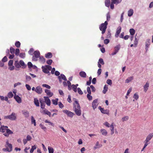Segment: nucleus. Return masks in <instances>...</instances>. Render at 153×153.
Returning a JSON list of instances; mask_svg holds the SVG:
<instances>
[{"instance_id": "1", "label": "nucleus", "mask_w": 153, "mask_h": 153, "mask_svg": "<svg viewBox=\"0 0 153 153\" xmlns=\"http://www.w3.org/2000/svg\"><path fill=\"white\" fill-rule=\"evenodd\" d=\"M75 103H73V110L76 115L79 116L82 114L80 106L78 101L75 99Z\"/></svg>"}, {"instance_id": "2", "label": "nucleus", "mask_w": 153, "mask_h": 153, "mask_svg": "<svg viewBox=\"0 0 153 153\" xmlns=\"http://www.w3.org/2000/svg\"><path fill=\"white\" fill-rule=\"evenodd\" d=\"M0 132L3 133V134L7 137H8L10 134L13 133V131L8 128V126H1Z\"/></svg>"}, {"instance_id": "3", "label": "nucleus", "mask_w": 153, "mask_h": 153, "mask_svg": "<svg viewBox=\"0 0 153 153\" xmlns=\"http://www.w3.org/2000/svg\"><path fill=\"white\" fill-rule=\"evenodd\" d=\"M58 78L59 80V82L60 83H61L62 82V80H63L65 81H67L68 90L69 91L71 90V82L67 80L66 77L64 74H61L60 75V76H58Z\"/></svg>"}, {"instance_id": "4", "label": "nucleus", "mask_w": 153, "mask_h": 153, "mask_svg": "<svg viewBox=\"0 0 153 153\" xmlns=\"http://www.w3.org/2000/svg\"><path fill=\"white\" fill-rule=\"evenodd\" d=\"M108 23L107 21H105L104 23L101 24L99 26L100 30L102 31V33L103 34L105 32Z\"/></svg>"}, {"instance_id": "5", "label": "nucleus", "mask_w": 153, "mask_h": 153, "mask_svg": "<svg viewBox=\"0 0 153 153\" xmlns=\"http://www.w3.org/2000/svg\"><path fill=\"white\" fill-rule=\"evenodd\" d=\"M4 118L5 119H9L11 120H15L16 119V115L14 112H12L10 115L4 116Z\"/></svg>"}, {"instance_id": "6", "label": "nucleus", "mask_w": 153, "mask_h": 153, "mask_svg": "<svg viewBox=\"0 0 153 153\" xmlns=\"http://www.w3.org/2000/svg\"><path fill=\"white\" fill-rule=\"evenodd\" d=\"M42 69L43 72L46 74H48L49 73V71H51L52 67L49 65H45L42 67Z\"/></svg>"}, {"instance_id": "7", "label": "nucleus", "mask_w": 153, "mask_h": 153, "mask_svg": "<svg viewBox=\"0 0 153 153\" xmlns=\"http://www.w3.org/2000/svg\"><path fill=\"white\" fill-rule=\"evenodd\" d=\"M34 56L32 57V60L35 61H37L38 60V58L40 56V53L39 51H36L34 52Z\"/></svg>"}, {"instance_id": "8", "label": "nucleus", "mask_w": 153, "mask_h": 153, "mask_svg": "<svg viewBox=\"0 0 153 153\" xmlns=\"http://www.w3.org/2000/svg\"><path fill=\"white\" fill-rule=\"evenodd\" d=\"M62 111L63 113L66 114L68 117H72L74 114V113L67 110H63Z\"/></svg>"}, {"instance_id": "9", "label": "nucleus", "mask_w": 153, "mask_h": 153, "mask_svg": "<svg viewBox=\"0 0 153 153\" xmlns=\"http://www.w3.org/2000/svg\"><path fill=\"white\" fill-rule=\"evenodd\" d=\"M120 48V45H118L114 47V51L111 54V55H114L119 51Z\"/></svg>"}, {"instance_id": "10", "label": "nucleus", "mask_w": 153, "mask_h": 153, "mask_svg": "<svg viewBox=\"0 0 153 153\" xmlns=\"http://www.w3.org/2000/svg\"><path fill=\"white\" fill-rule=\"evenodd\" d=\"M98 108L100 110L101 112L102 113L108 115L109 114V110L108 109L105 110L103 108H102L101 106H99Z\"/></svg>"}, {"instance_id": "11", "label": "nucleus", "mask_w": 153, "mask_h": 153, "mask_svg": "<svg viewBox=\"0 0 153 153\" xmlns=\"http://www.w3.org/2000/svg\"><path fill=\"white\" fill-rule=\"evenodd\" d=\"M150 45V40L149 39H147L145 42V49L147 51Z\"/></svg>"}, {"instance_id": "12", "label": "nucleus", "mask_w": 153, "mask_h": 153, "mask_svg": "<svg viewBox=\"0 0 153 153\" xmlns=\"http://www.w3.org/2000/svg\"><path fill=\"white\" fill-rule=\"evenodd\" d=\"M44 98L45 100V102L46 103V104L48 106H50L51 105V100L48 97L45 96L44 97Z\"/></svg>"}, {"instance_id": "13", "label": "nucleus", "mask_w": 153, "mask_h": 153, "mask_svg": "<svg viewBox=\"0 0 153 153\" xmlns=\"http://www.w3.org/2000/svg\"><path fill=\"white\" fill-rule=\"evenodd\" d=\"M35 91L38 94H41L42 92V88H41L40 86H38L36 87Z\"/></svg>"}, {"instance_id": "14", "label": "nucleus", "mask_w": 153, "mask_h": 153, "mask_svg": "<svg viewBox=\"0 0 153 153\" xmlns=\"http://www.w3.org/2000/svg\"><path fill=\"white\" fill-rule=\"evenodd\" d=\"M14 98L19 103H20L22 102V99L21 97L18 95H16V94L14 96Z\"/></svg>"}, {"instance_id": "15", "label": "nucleus", "mask_w": 153, "mask_h": 153, "mask_svg": "<svg viewBox=\"0 0 153 153\" xmlns=\"http://www.w3.org/2000/svg\"><path fill=\"white\" fill-rule=\"evenodd\" d=\"M97 100L96 99L93 100L92 102V105L93 109L94 110L97 107L98 104H97Z\"/></svg>"}, {"instance_id": "16", "label": "nucleus", "mask_w": 153, "mask_h": 153, "mask_svg": "<svg viewBox=\"0 0 153 153\" xmlns=\"http://www.w3.org/2000/svg\"><path fill=\"white\" fill-rule=\"evenodd\" d=\"M45 92L46 94L49 97H52L53 95V93L50 90L45 89Z\"/></svg>"}, {"instance_id": "17", "label": "nucleus", "mask_w": 153, "mask_h": 153, "mask_svg": "<svg viewBox=\"0 0 153 153\" xmlns=\"http://www.w3.org/2000/svg\"><path fill=\"white\" fill-rule=\"evenodd\" d=\"M22 114L25 116V117H28L29 116V112L25 110L22 111Z\"/></svg>"}, {"instance_id": "18", "label": "nucleus", "mask_w": 153, "mask_h": 153, "mask_svg": "<svg viewBox=\"0 0 153 153\" xmlns=\"http://www.w3.org/2000/svg\"><path fill=\"white\" fill-rule=\"evenodd\" d=\"M121 30V27L120 26L118 27L117 29V31L115 34L116 37H118L119 34L120 33Z\"/></svg>"}, {"instance_id": "19", "label": "nucleus", "mask_w": 153, "mask_h": 153, "mask_svg": "<svg viewBox=\"0 0 153 153\" xmlns=\"http://www.w3.org/2000/svg\"><path fill=\"white\" fill-rule=\"evenodd\" d=\"M149 86V83L148 82H147L146 84L143 86L144 91L146 92L148 89V88Z\"/></svg>"}, {"instance_id": "20", "label": "nucleus", "mask_w": 153, "mask_h": 153, "mask_svg": "<svg viewBox=\"0 0 153 153\" xmlns=\"http://www.w3.org/2000/svg\"><path fill=\"white\" fill-rule=\"evenodd\" d=\"M14 65L16 69V70H19L18 68H21V66L20 65L19 63L18 60L14 62Z\"/></svg>"}, {"instance_id": "21", "label": "nucleus", "mask_w": 153, "mask_h": 153, "mask_svg": "<svg viewBox=\"0 0 153 153\" xmlns=\"http://www.w3.org/2000/svg\"><path fill=\"white\" fill-rule=\"evenodd\" d=\"M153 137V133H150L149 134V135L146 137V140L147 141H149L151 140Z\"/></svg>"}, {"instance_id": "22", "label": "nucleus", "mask_w": 153, "mask_h": 153, "mask_svg": "<svg viewBox=\"0 0 153 153\" xmlns=\"http://www.w3.org/2000/svg\"><path fill=\"white\" fill-rule=\"evenodd\" d=\"M5 147H8L11 151L12 150V144L9 143L8 141L6 142Z\"/></svg>"}, {"instance_id": "23", "label": "nucleus", "mask_w": 153, "mask_h": 153, "mask_svg": "<svg viewBox=\"0 0 153 153\" xmlns=\"http://www.w3.org/2000/svg\"><path fill=\"white\" fill-rule=\"evenodd\" d=\"M19 63L21 66H22V68H25L26 67L27 65L25 64V62L23 60H20Z\"/></svg>"}, {"instance_id": "24", "label": "nucleus", "mask_w": 153, "mask_h": 153, "mask_svg": "<svg viewBox=\"0 0 153 153\" xmlns=\"http://www.w3.org/2000/svg\"><path fill=\"white\" fill-rule=\"evenodd\" d=\"M134 13V10L132 9H130L128 12V15L129 17L132 16Z\"/></svg>"}, {"instance_id": "25", "label": "nucleus", "mask_w": 153, "mask_h": 153, "mask_svg": "<svg viewBox=\"0 0 153 153\" xmlns=\"http://www.w3.org/2000/svg\"><path fill=\"white\" fill-rule=\"evenodd\" d=\"M100 132L102 135L104 136H106L108 134V132L107 131L104 129H100Z\"/></svg>"}, {"instance_id": "26", "label": "nucleus", "mask_w": 153, "mask_h": 153, "mask_svg": "<svg viewBox=\"0 0 153 153\" xmlns=\"http://www.w3.org/2000/svg\"><path fill=\"white\" fill-rule=\"evenodd\" d=\"M114 123H112L111 125L110 126V127H111L110 130L111 131V135H113L114 133V127L113 126Z\"/></svg>"}, {"instance_id": "27", "label": "nucleus", "mask_w": 153, "mask_h": 153, "mask_svg": "<svg viewBox=\"0 0 153 153\" xmlns=\"http://www.w3.org/2000/svg\"><path fill=\"white\" fill-rule=\"evenodd\" d=\"M52 57V53L51 52H48L45 54V57L47 59H50Z\"/></svg>"}, {"instance_id": "28", "label": "nucleus", "mask_w": 153, "mask_h": 153, "mask_svg": "<svg viewBox=\"0 0 153 153\" xmlns=\"http://www.w3.org/2000/svg\"><path fill=\"white\" fill-rule=\"evenodd\" d=\"M39 61L42 63H44L45 62V59L43 56H41L39 57Z\"/></svg>"}, {"instance_id": "29", "label": "nucleus", "mask_w": 153, "mask_h": 153, "mask_svg": "<svg viewBox=\"0 0 153 153\" xmlns=\"http://www.w3.org/2000/svg\"><path fill=\"white\" fill-rule=\"evenodd\" d=\"M79 75L82 77L85 78L86 76V73L83 71H81L79 73Z\"/></svg>"}, {"instance_id": "30", "label": "nucleus", "mask_w": 153, "mask_h": 153, "mask_svg": "<svg viewBox=\"0 0 153 153\" xmlns=\"http://www.w3.org/2000/svg\"><path fill=\"white\" fill-rule=\"evenodd\" d=\"M43 112L44 113L46 114H47L50 117L51 116V113L48 111V110L46 109H45L43 111Z\"/></svg>"}, {"instance_id": "31", "label": "nucleus", "mask_w": 153, "mask_h": 153, "mask_svg": "<svg viewBox=\"0 0 153 153\" xmlns=\"http://www.w3.org/2000/svg\"><path fill=\"white\" fill-rule=\"evenodd\" d=\"M40 102L41 103V107L42 109L45 108V103L44 101L42 100H40Z\"/></svg>"}, {"instance_id": "32", "label": "nucleus", "mask_w": 153, "mask_h": 153, "mask_svg": "<svg viewBox=\"0 0 153 153\" xmlns=\"http://www.w3.org/2000/svg\"><path fill=\"white\" fill-rule=\"evenodd\" d=\"M133 79V76L129 77L126 79L125 81V83H128L130 82H131V80H132Z\"/></svg>"}, {"instance_id": "33", "label": "nucleus", "mask_w": 153, "mask_h": 153, "mask_svg": "<svg viewBox=\"0 0 153 153\" xmlns=\"http://www.w3.org/2000/svg\"><path fill=\"white\" fill-rule=\"evenodd\" d=\"M108 89V85H105L104 87L103 90L102 91V93L104 94H105L106 93Z\"/></svg>"}, {"instance_id": "34", "label": "nucleus", "mask_w": 153, "mask_h": 153, "mask_svg": "<svg viewBox=\"0 0 153 153\" xmlns=\"http://www.w3.org/2000/svg\"><path fill=\"white\" fill-rule=\"evenodd\" d=\"M31 121L32 124H33L34 126H36V121L33 116L31 117Z\"/></svg>"}, {"instance_id": "35", "label": "nucleus", "mask_w": 153, "mask_h": 153, "mask_svg": "<svg viewBox=\"0 0 153 153\" xmlns=\"http://www.w3.org/2000/svg\"><path fill=\"white\" fill-rule=\"evenodd\" d=\"M34 103L35 105L37 106H39V102L37 98H35L34 99Z\"/></svg>"}, {"instance_id": "36", "label": "nucleus", "mask_w": 153, "mask_h": 153, "mask_svg": "<svg viewBox=\"0 0 153 153\" xmlns=\"http://www.w3.org/2000/svg\"><path fill=\"white\" fill-rule=\"evenodd\" d=\"M105 6L107 7H109L110 5V0H105Z\"/></svg>"}, {"instance_id": "37", "label": "nucleus", "mask_w": 153, "mask_h": 153, "mask_svg": "<svg viewBox=\"0 0 153 153\" xmlns=\"http://www.w3.org/2000/svg\"><path fill=\"white\" fill-rule=\"evenodd\" d=\"M58 101V98H56L55 99H53L52 100L53 104L55 105H56L57 104Z\"/></svg>"}, {"instance_id": "38", "label": "nucleus", "mask_w": 153, "mask_h": 153, "mask_svg": "<svg viewBox=\"0 0 153 153\" xmlns=\"http://www.w3.org/2000/svg\"><path fill=\"white\" fill-rule=\"evenodd\" d=\"M36 145H34V146H32L31 147V149L30 151V153H33L34 150L36 149Z\"/></svg>"}, {"instance_id": "39", "label": "nucleus", "mask_w": 153, "mask_h": 153, "mask_svg": "<svg viewBox=\"0 0 153 153\" xmlns=\"http://www.w3.org/2000/svg\"><path fill=\"white\" fill-rule=\"evenodd\" d=\"M71 89H72L73 91L75 92H76L77 91V88L75 87V85L73 84L71 85Z\"/></svg>"}, {"instance_id": "40", "label": "nucleus", "mask_w": 153, "mask_h": 153, "mask_svg": "<svg viewBox=\"0 0 153 153\" xmlns=\"http://www.w3.org/2000/svg\"><path fill=\"white\" fill-rule=\"evenodd\" d=\"M48 150L49 153H53L54 152V150L53 149L50 147L48 146Z\"/></svg>"}, {"instance_id": "41", "label": "nucleus", "mask_w": 153, "mask_h": 153, "mask_svg": "<svg viewBox=\"0 0 153 153\" xmlns=\"http://www.w3.org/2000/svg\"><path fill=\"white\" fill-rule=\"evenodd\" d=\"M40 127L43 129L45 131H46L47 130L46 128L43 125L40 124L39 125Z\"/></svg>"}, {"instance_id": "42", "label": "nucleus", "mask_w": 153, "mask_h": 153, "mask_svg": "<svg viewBox=\"0 0 153 153\" xmlns=\"http://www.w3.org/2000/svg\"><path fill=\"white\" fill-rule=\"evenodd\" d=\"M129 32L131 35L133 36L135 33V30L134 29L131 28L129 30Z\"/></svg>"}, {"instance_id": "43", "label": "nucleus", "mask_w": 153, "mask_h": 153, "mask_svg": "<svg viewBox=\"0 0 153 153\" xmlns=\"http://www.w3.org/2000/svg\"><path fill=\"white\" fill-rule=\"evenodd\" d=\"M6 148H4L2 150L4 152H10L12 151L8 147H6Z\"/></svg>"}, {"instance_id": "44", "label": "nucleus", "mask_w": 153, "mask_h": 153, "mask_svg": "<svg viewBox=\"0 0 153 153\" xmlns=\"http://www.w3.org/2000/svg\"><path fill=\"white\" fill-rule=\"evenodd\" d=\"M21 43L19 41H17L15 43V45L17 48H19L20 47Z\"/></svg>"}, {"instance_id": "45", "label": "nucleus", "mask_w": 153, "mask_h": 153, "mask_svg": "<svg viewBox=\"0 0 153 153\" xmlns=\"http://www.w3.org/2000/svg\"><path fill=\"white\" fill-rule=\"evenodd\" d=\"M19 57L22 58H24L25 56V53H21L19 55Z\"/></svg>"}, {"instance_id": "46", "label": "nucleus", "mask_w": 153, "mask_h": 153, "mask_svg": "<svg viewBox=\"0 0 153 153\" xmlns=\"http://www.w3.org/2000/svg\"><path fill=\"white\" fill-rule=\"evenodd\" d=\"M13 96V94L12 93V92H9L7 94L8 97L10 98H12Z\"/></svg>"}, {"instance_id": "47", "label": "nucleus", "mask_w": 153, "mask_h": 153, "mask_svg": "<svg viewBox=\"0 0 153 153\" xmlns=\"http://www.w3.org/2000/svg\"><path fill=\"white\" fill-rule=\"evenodd\" d=\"M10 51L11 54H14L15 53V49L11 47L10 48Z\"/></svg>"}, {"instance_id": "48", "label": "nucleus", "mask_w": 153, "mask_h": 153, "mask_svg": "<svg viewBox=\"0 0 153 153\" xmlns=\"http://www.w3.org/2000/svg\"><path fill=\"white\" fill-rule=\"evenodd\" d=\"M20 53V51L19 49L17 48L16 49L15 51V54L16 56H18L19 55Z\"/></svg>"}, {"instance_id": "49", "label": "nucleus", "mask_w": 153, "mask_h": 153, "mask_svg": "<svg viewBox=\"0 0 153 153\" xmlns=\"http://www.w3.org/2000/svg\"><path fill=\"white\" fill-rule=\"evenodd\" d=\"M91 94H87V98L89 101L91 100L92 99V97L91 95Z\"/></svg>"}, {"instance_id": "50", "label": "nucleus", "mask_w": 153, "mask_h": 153, "mask_svg": "<svg viewBox=\"0 0 153 153\" xmlns=\"http://www.w3.org/2000/svg\"><path fill=\"white\" fill-rule=\"evenodd\" d=\"M77 91L78 94L80 95H82L83 94V92L81 90V89L79 88H77Z\"/></svg>"}, {"instance_id": "51", "label": "nucleus", "mask_w": 153, "mask_h": 153, "mask_svg": "<svg viewBox=\"0 0 153 153\" xmlns=\"http://www.w3.org/2000/svg\"><path fill=\"white\" fill-rule=\"evenodd\" d=\"M53 62L52 59H49L46 61V63L48 64V65H51Z\"/></svg>"}, {"instance_id": "52", "label": "nucleus", "mask_w": 153, "mask_h": 153, "mask_svg": "<svg viewBox=\"0 0 153 153\" xmlns=\"http://www.w3.org/2000/svg\"><path fill=\"white\" fill-rule=\"evenodd\" d=\"M42 86L43 87H45L47 88L48 89H50L51 88V87L49 85H48L46 84H43L42 85Z\"/></svg>"}, {"instance_id": "53", "label": "nucleus", "mask_w": 153, "mask_h": 153, "mask_svg": "<svg viewBox=\"0 0 153 153\" xmlns=\"http://www.w3.org/2000/svg\"><path fill=\"white\" fill-rule=\"evenodd\" d=\"M136 35L135 37V40L134 41V46L135 47H136L137 46L138 43V40H137V38L136 37Z\"/></svg>"}, {"instance_id": "54", "label": "nucleus", "mask_w": 153, "mask_h": 153, "mask_svg": "<svg viewBox=\"0 0 153 153\" xmlns=\"http://www.w3.org/2000/svg\"><path fill=\"white\" fill-rule=\"evenodd\" d=\"M128 116H126L123 117L122 118V120L123 121H125L128 120Z\"/></svg>"}, {"instance_id": "55", "label": "nucleus", "mask_w": 153, "mask_h": 153, "mask_svg": "<svg viewBox=\"0 0 153 153\" xmlns=\"http://www.w3.org/2000/svg\"><path fill=\"white\" fill-rule=\"evenodd\" d=\"M98 63L101 64L102 65H104V64L103 59L102 58H100L99 59Z\"/></svg>"}, {"instance_id": "56", "label": "nucleus", "mask_w": 153, "mask_h": 153, "mask_svg": "<svg viewBox=\"0 0 153 153\" xmlns=\"http://www.w3.org/2000/svg\"><path fill=\"white\" fill-rule=\"evenodd\" d=\"M106 83L107 84L110 85H111L112 84V82L111 80L110 79H108L106 81Z\"/></svg>"}, {"instance_id": "57", "label": "nucleus", "mask_w": 153, "mask_h": 153, "mask_svg": "<svg viewBox=\"0 0 153 153\" xmlns=\"http://www.w3.org/2000/svg\"><path fill=\"white\" fill-rule=\"evenodd\" d=\"M8 66V69L10 71H13L15 67L13 65Z\"/></svg>"}, {"instance_id": "58", "label": "nucleus", "mask_w": 153, "mask_h": 153, "mask_svg": "<svg viewBox=\"0 0 153 153\" xmlns=\"http://www.w3.org/2000/svg\"><path fill=\"white\" fill-rule=\"evenodd\" d=\"M111 34L110 33V31H108L107 33V35L106 36V38H111Z\"/></svg>"}, {"instance_id": "59", "label": "nucleus", "mask_w": 153, "mask_h": 153, "mask_svg": "<svg viewBox=\"0 0 153 153\" xmlns=\"http://www.w3.org/2000/svg\"><path fill=\"white\" fill-rule=\"evenodd\" d=\"M133 98L137 100L139 98V96L137 94L135 93L134 95Z\"/></svg>"}, {"instance_id": "60", "label": "nucleus", "mask_w": 153, "mask_h": 153, "mask_svg": "<svg viewBox=\"0 0 153 153\" xmlns=\"http://www.w3.org/2000/svg\"><path fill=\"white\" fill-rule=\"evenodd\" d=\"M124 14V12H123L121 14V17H120V21L121 22H123V15Z\"/></svg>"}, {"instance_id": "61", "label": "nucleus", "mask_w": 153, "mask_h": 153, "mask_svg": "<svg viewBox=\"0 0 153 153\" xmlns=\"http://www.w3.org/2000/svg\"><path fill=\"white\" fill-rule=\"evenodd\" d=\"M27 66L28 68L29 69H30L32 68V66H33V64L31 62H29L27 63Z\"/></svg>"}, {"instance_id": "62", "label": "nucleus", "mask_w": 153, "mask_h": 153, "mask_svg": "<svg viewBox=\"0 0 153 153\" xmlns=\"http://www.w3.org/2000/svg\"><path fill=\"white\" fill-rule=\"evenodd\" d=\"M34 50L33 48H31L28 51L29 53L31 55H33Z\"/></svg>"}, {"instance_id": "63", "label": "nucleus", "mask_w": 153, "mask_h": 153, "mask_svg": "<svg viewBox=\"0 0 153 153\" xmlns=\"http://www.w3.org/2000/svg\"><path fill=\"white\" fill-rule=\"evenodd\" d=\"M26 80L27 81H30L31 79V77L28 75H26Z\"/></svg>"}, {"instance_id": "64", "label": "nucleus", "mask_w": 153, "mask_h": 153, "mask_svg": "<svg viewBox=\"0 0 153 153\" xmlns=\"http://www.w3.org/2000/svg\"><path fill=\"white\" fill-rule=\"evenodd\" d=\"M95 145L96 146H97L99 148L101 147L102 146V144H99V142L98 141H97L96 142Z\"/></svg>"}]
</instances>
